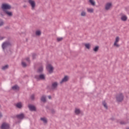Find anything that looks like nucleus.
Here are the masks:
<instances>
[{"mask_svg":"<svg viewBox=\"0 0 129 129\" xmlns=\"http://www.w3.org/2000/svg\"><path fill=\"white\" fill-rule=\"evenodd\" d=\"M123 99H124V96H123V94L121 93H119L116 96V100L117 102H122Z\"/></svg>","mask_w":129,"mask_h":129,"instance_id":"f257e3e1","label":"nucleus"},{"mask_svg":"<svg viewBox=\"0 0 129 129\" xmlns=\"http://www.w3.org/2000/svg\"><path fill=\"white\" fill-rule=\"evenodd\" d=\"M2 9L3 12H6L8 11V10H11L12 9V7L9 4H4L2 6Z\"/></svg>","mask_w":129,"mask_h":129,"instance_id":"f03ea898","label":"nucleus"},{"mask_svg":"<svg viewBox=\"0 0 129 129\" xmlns=\"http://www.w3.org/2000/svg\"><path fill=\"white\" fill-rule=\"evenodd\" d=\"M46 69L50 74L52 73L54 71V68L50 64H47L46 65Z\"/></svg>","mask_w":129,"mask_h":129,"instance_id":"7ed1b4c3","label":"nucleus"},{"mask_svg":"<svg viewBox=\"0 0 129 129\" xmlns=\"http://www.w3.org/2000/svg\"><path fill=\"white\" fill-rule=\"evenodd\" d=\"M119 40H120L119 37L118 36L116 37L113 46H114L115 47H117V48H118V47H119V44H118Z\"/></svg>","mask_w":129,"mask_h":129,"instance_id":"20e7f679","label":"nucleus"},{"mask_svg":"<svg viewBox=\"0 0 129 129\" xmlns=\"http://www.w3.org/2000/svg\"><path fill=\"white\" fill-rule=\"evenodd\" d=\"M112 8V3H108L106 4L105 6V9L106 11H109Z\"/></svg>","mask_w":129,"mask_h":129,"instance_id":"39448f33","label":"nucleus"},{"mask_svg":"<svg viewBox=\"0 0 129 129\" xmlns=\"http://www.w3.org/2000/svg\"><path fill=\"white\" fill-rule=\"evenodd\" d=\"M57 87H58V83H57V82H55L52 83L51 86V89L52 90H55V89H57Z\"/></svg>","mask_w":129,"mask_h":129,"instance_id":"423d86ee","label":"nucleus"},{"mask_svg":"<svg viewBox=\"0 0 129 129\" xmlns=\"http://www.w3.org/2000/svg\"><path fill=\"white\" fill-rule=\"evenodd\" d=\"M28 107L30 111H37V108H36V106L32 104L28 105Z\"/></svg>","mask_w":129,"mask_h":129,"instance_id":"0eeeda50","label":"nucleus"},{"mask_svg":"<svg viewBox=\"0 0 129 129\" xmlns=\"http://www.w3.org/2000/svg\"><path fill=\"white\" fill-rule=\"evenodd\" d=\"M10 125L6 122L2 123L1 125V129H9Z\"/></svg>","mask_w":129,"mask_h":129,"instance_id":"6e6552de","label":"nucleus"},{"mask_svg":"<svg viewBox=\"0 0 129 129\" xmlns=\"http://www.w3.org/2000/svg\"><path fill=\"white\" fill-rule=\"evenodd\" d=\"M12 90L14 91H20V87L18 85H15L12 87Z\"/></svg>","mask_w":129,"mask_h":129,"instance_id":"1a4fd4ad","label":"nucleus"},{"mask_svg":"<svg viewBox=\"0 0 129 129\" xmlns=\"http://www.w3.org/2000/svg\"><path fill=\"white\" fill-rule=\"evenodd\" d=\"M45 75L44 74H41L39 76H35V78H36V79H38L39 80H40V79H41V80H44V79H45Z\"/></svg>","mask_w":129,"mask_h":129,"instance_id":"9d476101","label":"nucleus"},{"mask_svg":"<svg viewBox=\"0 0 129 129\" xmlns=\"http://www.w3.org/2000/svg\"><path fill=\"white\" fill-rule=\"evenodd\" d=\"M17 118L18 119H24L25 118V114L23 113L16 115Z\"/></svg>","mask_w":129,"mask_h":129,"instance_id":"9b49d317","label":"nucleus"},{"mask_svg":"<svg viewBox=\"0 0 129 129\" xmlns=\"http://www.w3.org/2000/svg\"><path fill=\"white\" fill-rule=\"evenodd\" d=\"M29 4H30L32 9H34V8H35V2L33 0H29Z\"/></svg>","mask_w":129,"mask_h":129,"instance_id":"f8f14e48","label":"nucleus"},{"mask_svg":"<svg viewBox=\"0 0 129 129\" xmlns=\"http://www.w3.org/2000/svg\"><path fill=\"white\" fill-rule=\"evenodd\" d=\"M9 45H10V43L8 42H4L2 45L3 49H4V50H5V48H6V47H8V46H9Z\"/></svg>","mask_w":129,"mask_h":129,"instance_id":"ddd939ff","label":"nucleus"},{"mask_svg":"<svg viewBox=\"0 0 129 129\" xmlns=\"http://www.w3.org/2000/svg\"><path fill=\"white\" fill-rule=\"evenodd\" d=\"M4 13H5V14H6V15L9 17H12L13 16V12L11 11L7 10L6 11H5Z\"/></svg>","mask_w":129,"mask_h":129,"instance_id":"4468645a","label":"nucleus"},{"mask_svg":"<svg viewBox=\"0 0 129 129\" xmlns=\"http://www.w3.org/2000/svg\"><path fill=\"white\" fill-rule=\"evenodd\" d=\"M16 107H17V108H19V109H21V108H22V107H23V105H22L21 102L17 103L16 104Z\"/></svg>","mask_w":129,"mask_h":129,"instance_id":"2eb2a0df","label":"nucleus"},{"mask_svg":"<svg viewBox=\"0 0 129 129\" xmlns=\"http://www.w3.org/2000/svg\"><path fill=\"white\" fill-rule=\"evenodd\" d=\"M69 79H70V77H69V76H65L62 79V81H68Z\"/></svg>","mask_w":129,"mask_h":129,"instance_id":"dca6fc26","label":"nucleus"},{"mask_svg":"<svg viewBox=\"0 0 129 129\" xmlns=\"http://www.w3.org/2000/svg\"><path fill=\"white\" fill-rule=\"evenodd\" d=\"M121 21H123L124 22L126 21V20H127V17H126V16L123 15L121 16Z\"/></svg>","mask_w":129,"mask_h":129,"instance_id":"f3484780","label":"nucleus"},{"mask_svg":"<svg viewBox=\"0 0 129 129\" xmlns=\"http://www.w3.org/2000/svg\"><path fill=\"white\" fill-rule=\"evenodd\" d=\"M87 11L88 13H92L94 12V9H93V8H87Z\"/></svg>","mask_w":129,"mask_h":129,"instance_id":"a211bd4d","label":"nucleus"},{"mask_svg":"<svg viewBox=\"0 0 129 129\" xmlns=\"http://www.w3.org/2000/svg\"><path fill=\"white\" fill-rule=\"evenodd\" d=\"M40 120H42L43 121L44 123H48V120L46 119L45 117H42L40 118Z\"/></svg>","mask_w":129,"mask_h":129,"instance_id":"6ab92c4d","label":"nucleus"},{"mask_svg":"<svg viewBox=\"0 0 129 129\" xmlns=\"http://www.w3.org/2000/svg\"><path fill=\"white\" fill-rule=\"evenodd\" d=\"M117 122H119L120 124H126V123H128V121H124L122 120L119 121H117Z\"/></svg>","mask_w":129,"mask_h":129,"instance_id":"aec40b11","label":"nucleus"},{"mask_svg":"<svg viewBox=\"0 0 129 129\" xmlns=\"http://www.w3.org/2000/svg\"><path fill=\"white\" fill-rule=\"evenodd\" d=\"M102 104L106 109H108V107H107V104H106V102H105V101H103Z\"/></svg>","mask_w":129,"mask_h":129,"instance_id":"412c9836","label":"nucleus"},{"mask_svg":"<svg viewBox=\"0 0 129 129\" xmlns=\"http://www.w3.org/2000/svg\"><path fill=\"white\" fill-rule=\"evenodd\" d=\"M75 113H76V114H77V115L80 114V109L76 108L75 111Z\"/></svg>","mask_w":129,"mask_h":129,"instance_id":"4be33fe9","label":"nucleus"},{"mask_svg":"<svg viewBox=\"0 0 129 129\" xmlns=\"http://www.w3.org/2000/svg\"><path fill=\"white\" fill-rule=\"evenodd\" d=\"M41 100L42 102H46V97L45 96H42L41 98Z\"/></svg>","mask_w":129,"mask_h":129,"instance_id":"5701e85b","label":"nucleus"},{"mask_svg":"<svg viewBox=\"0 0 129 129\" xmlns=\"http://www.w3.org/2000/svg\"><path fill=\"white\" fill-rule=\"evenodd\" d=\"M85 46L86 47V48H87V49H90V43H86L85 44Z\"/></svg>","mask_w":129,"mask_h":129,"instance_id":"b1692460","label":"nucleus"},{"mask_svg":"<svg viewBox=\"0 0 129 129\" xmlns=\"http://www.w3.org/2000/svg\"><path fill=\"white\" fill-rule=\"evenodd\" d=\"M43 72V67L41 66L40 67L38 70H37V72H38L39 73L42 72Z\"/></svg>","mask_w":129,"mask_h":129,"instance_id":"393cba45","label":"nucleus"},{"mask_svg":"<svg viewBox=\"0 0 129 129\" xmlns=\"http://www.w3.org/2000/svg\"><path fill=\"white\" fill-rule=\"evenodd\" d=\"M98 49H99V46H97L93 48V51H94V52H97V51H98Z\"/></svg>","mask_w":129,"mask_h":129,"instance_id":"a878e982","label":"nucleus"},{"mask_svg":"<svg viewBox=\"0 0 129 129\" xmlns=\"http://www.w3.org/2000/svg\"><path fill=\"white\" fill-rule=\"evenodd\" d=\"M90 4L92 6H95V2L93 0H89Z\"/></svg>","mask_w":129,"mask_h":129,"instance_id":"bb28decb","label":"nucleus"},{"mask_svg":"<svg viewBox=\"0 0 129 129\" xmlns=\"http://www.w3.org/2000/svg\"><path fill=\"white\" fill-rule=\"evenodd\" d=\"M81 16H82V17H85L86 16V12L82 11L81 14Z\"/></svg>","mask_w":129,"mask_h":129,"instance_id":"cd10ccee","label":"nucleus"},{"mask_svg":"<svg viewBox=\"0 0 129 129\" xmlns=\"http://www.w3.org/2000/svg\"><path fill=\"white\" fill-rule=\"evenodd\" d=\"M41 35V31L40 30H37L36 31V35L40 36Z\"/></svg>","mask_w":129,"mask_h":129,"instance_id":"c85d7f7f","label":"nucleus"},{"mask_svg":"<svg viewBox=\"0 0 129 129\" xmlns=\"http://www.w3.org/2000/svg\"><path fill=\"white\" fill-rule=\"evenodd\" d=\"M22 65L23 67H27V63H26V62L24 61L22 62Z\"/></svg>","mask_w":129,"mask_h":129,"instance_id":"c756f323","label":"nucleus"},{"mask_svg":"<svg viewBox=\"0 0 129 129\" xmlns=\"http://www.w3.org/2000/svg\"><path fill=\"white\" fill-rule=\"evenodd\" d=\"M8 68H9V66L6 65V66H5L4 67H3L2 68V69H3V70H6V69H8Z\"/></svg>","mask_w":129,"mask_h":129,"instance_id":"7c9ffc66","label":"nucleus"},{"mask_svg":"<svg viewBox=\"0 0 129 129\" xmlns=\"http://www.w3.org/2000/svg\"><path fill=\"white\" fill-rule=\"evenodd\" d=\"M62 40H63V38H62V37H58V38H57V42H60V41H62Z\"/></svg>","mask_w":129,"mask_h":129,"instance_id":"2f4dec72","label":"nucleus"},{"mask_svg":"<svg viewBox=\"0 0 129 129\" xmlns=\"http://www.w3.org/2000/svg\"><path fill=\"white\" fill-rule=\"evenodd\" d=\"M51 113H52V114H55L56 111H55V109H51Z\"/></svg>","mask_w":129,"mask_h":129,"instance_id":"473e14b6","label":"nucleus"},{"mask_svg":"<svg viewBox=\"0 0 129 129\" xmlns=\"http://www.w3.org/2000/svg\"><path fill=\"white\" fill-rule=\"evenodd\" d=\"M31 100H34V99H35V95H32L31 96Z\"/></svg>","mask_w":129,"mask_h":129,"instance_id":"72a5a7b5","label":"nucleus"},{"mask_svg":"<svg viewBox=\"0 0 129 129\" xmlns=\"http://www.w3.org/2000/svg\"><path fill=\"white\" fill-rule=\"evenodd\" d=\"M25 61H26V62H27V63H29V62H30V59H29V58L28 57V58H27L25 60Z\"/></svg>","mask_w":129,"mask_h":129,"instance_id":"f704fd0d","label":"nucleus"},{"mask_svg":"<svg viewBox=\"0 0 129 129\" xmlns=\"http://www.w3.org/2000/svg\"><path fill=\"white\" fill-rule=\"evenodd\" d=\"M4 25V22L3 21L0 22V26H3Z\"/></svg>","mask_w":129,"mask_h":129,"instance_id":"c9c22d12","label":"nucleus"},{"mask_svg":"<svg viewBox=\"0 0 129 129\" xmlns=\"http://www.w3.org/2000/svg\"><path fill=\"white\" fill-rule=\"evenodd\" d=\"M32 57H33V59H35V57H36V54H33L32 55Z\"/></svg>","mask_w":129,"mask_h":129,"instance_id":"e433bc0d","label":"nucleus"},{"mask_svg":"<svg viewBox=\"0 0 129 129\" xmlns=\"http://www.w3.org/2000/svg\"><path fill=\"white\" fill-rule=\"evenodd\" d=\"M48 99H52V97L50 95L48 96Z\"/></svg>","mask_w":129,"mask_h":129,"instance_id":"4c0bfd02","label":"nucleus"},{"mask_svg":"<svg viewBox=\"0 0 129 129\" xmlns=\"http://www.w3.org/2000/svg\"><path fill=\"white\" fill-rule=\"evenodd\" d=\"M1 117H3V114H2V112H0V118Z\"/></svg>","mask_w":129,"mask_h":129,"instance_id":"58836bf2","label":"nucleus"},{"mask_svg":"<svg viewBox=\"0 0 129 129\" xmlns=\"http://www.w3.org/2000/svg\"><path fill=\"white\" fill-rule=\"evenodd\" d=\"M64 81H60V84H62Z\"/></svg>","mask_w":129,"mask_h":129,"instance_id":"ea45409f","label":"nucleus"},{"mask_svg":"<svg viewBox=\"0 0 129 129\" xmlns=\"http://www.w3.org/2000/svg\"><path fill=\"white\" fill-rule=\"evenodd\" d=\"M4 39V37H0V40H3Z\"/></svg>","mask_w":129,"mask_h":129,"instance_id":"a19ab883","label":"nucleus"},{"mask_svg":"<svg viewBox=\"0 0 129 129\" xmlns=\"http://www.w3.org/2000/svg\"><path fill=\"white\" fill-rule=\"evenodd\" d=\"M111 120H114V118H111Z\"/></svg>","mask_w":129,"mask_h":129,"instance_id":"79ce46f5","label":"nucleus"},{"mask_svg":"<svg viewBox=\"0 0 129 129\" xmlns=\"http://www.w3.org/2000/svg\"><path fill=\"white\" fill-rule=\"evenodd\" d=\"M126 129H129V128H126Z\"/></svg>","mask_w":129,"mask_h":129,"instance_id":"37998d69","label":"nucleus"}]
</instances>
